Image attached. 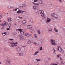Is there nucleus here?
<instances>
[{"label":"nucleus","mask_w":65,"mask_h":65,"mask_svg":"<svg viewBox=\"0 0 65 65\" xmlns=\"http://www.w3.org/2000/svg\"><path fill=\"white\" fill-rule=\"evenodd\" d=\"M10 46L11 47H15L16 46H17V42H10Z\"/></svg>","instance_id":"nucleus-1"},{"label":"nucleus","mask_w":65,"mask_h":65,"mask_svg":"<svg viewBox=\"0 0 65 65\" xmlns=\"http://www.w3.org/2000/svg\"><path fill=\"white\" fill-rule=\"evenodd\" d=\"M8 22L6 21H4L0 25L2 27H5L8 25Z\"/></svg>","instance_id":"nucleus-2"},{"label":"nucleus","mask_w":65,"mask_h":65,"mask_svg":"<svg viewBox=\"0 0 65 65\" xmlns=\"http://www.w3.org/2000/svg\"><path fill=\"white\" fill-rule=\"evenodd\" d=\"M37 13L40 14L42 17H43L44 15V13L43 11L39 10L36 12Z\"/></svg>","instance_id":"nucleus-3"},{"label":"nucleus","mask_w":65,"mask_h":65,"mask_svg":"<svg viewBox=\"0 0 65 65\" xmlns=\"http://www.w3.org/2000/svg\"><path fill=\"white\" fill-rule=\"evenodd\" d=\"M50 42L52 45H57V43H56L55 40L54 39H50Z\"/></svg>","instance_id":"nucleus-4"},{"label":"nucleus","mask_w":65,"mask_h":65,"mask_svg":"<svg viewBox=\"0 0 65 65\" xmlns=\"http://www.w3.org/2000/svg\"><path fill=\"white\" fill-rule=\"evenodd\" d=\"M20 39L22 41H23L24 40V37L22 35H20L19 36Z\"/></svg>","instance_id":"nucleus-5"},{"label":"nucleus","mask_w":65,"mask_h":65,"mask_svg":"<svg viewBox=\"0 0 65 65\" xmlns=\"http://www.w3.org/2000/svg\"><path fill=\"white\" fill-rule=\"evenodd\" d=\"M34 41V40H30L28 41L27 43L28 44H31V43H33Z\"/></svg>","instance_id":"nucleus-6"},{"label":"nucleus","mask_w":65,"mask_h":65,"mask_svg":"<svg viewBox=\"0 0 65 65\" xmlns=\"http://www.w3.org/2000/svg\"><path fill=\"white\" fill-rule=\"evenodd\" d=\"M16 30L17 31H18V30H19V31H20L21 34H22L23 35L24 34V31L22 30L21 29H16Z\"/></svg>","instance_id":"nucleus-7"},{"label":"nucleus","mask_w":65,"mask_h":65,"mask_svg":"<svg viewBox=\"0 0 65 65\" xmlns=\"http://www.w3.org/2000/svg\"><path fill=\"white\" fill-rule=\"evenodd\" d=\"M51 21V19L50 18H47V20L46 21V22L47 23H49V22H50Z\"/></svg>","instance_id":"nucleus-8"},{"label":"nucleus","mask_w":65,"mask_h":65,"mask_svg":"<svg viewBox=\"0 0 65 65\" xmlns=\"http://www.w3.org/2000/svg\"><path fill=\"white\" fill-rule=\"evenodd\" d=\"M58 50L59 52H62V48L60 46H58Z\"/></svg>","instance_id":"nucleus-9"},{"label":"nucleus","mask_w":65,"mask_h":65,"mask_svg":"<svg viewBox=\"0 0 65 65\" xmlns=\"http://www.w3.org/2000/svg\"><path fill=\"white\" fill-rule=\"evenodd\" d=\"M23 12L22 10H19L17 11V13L19 14V13H23Z\"/></svg>","instance_id":"nucleus-10"},{"label":"nucleus","mask_w":65,"mask_h":65,"mask_svg":"<svg viewBox=\"0 0 65 65\" xmlns=\"http://www.w3.org/2000/svg\"><path fill=\"white\" fill-rule=\"evenodd\" d=\"M33 9L35 10H36L37 9V6L36 5H34L32 6Z\"/></svg>","instance_id":"nucleus-11"},{"label":"nucleus","mask_w":65,"mask_h":65,"mask_svg":"<svg viewBox=\"0 0 65 65\" xmlns=\"http://www.w3.org/2000/svg\"><path fill=\"white\" fill-rule=\"evenodd\" d=\"M25 36H27L28 37H30V35L29 33H25Z\"/></svg>","instance_id":"nucleus-12"},{"label":"nucleus","mask_w":65,"mask_h":65,"mask_svg":"<svg viewBox=\"0 0 65 65\" xmlns=\"http://www.w3.org/2000/svg\"><path fill=\"white\" fill-rule=\"evenodd\" d=\"M26 6V4H23L21 5L20 6V7H24Z\"/></svg>","instance_id":"nucleus-13"},{"label":"nucleus","mask_w":65,"mask_h":65,"mask_svg":"<svg viewBox=\"0 0 65 65\" xmlns=\"http://www.w3.org/2000/svg\"><path fill=\"white\" fill-rule=\"evenodd\" d=\"M27 27L28 29H32V27H33V26L32 25H29Z\"/></svg>","instance_id":"nucleus-14"},{"label":"nucleus","mask_w":65,"mask_h":65,"mask_svg":"<svg viewBox=\"0 0 65 65\" xmlns=\"http://www.w3.org/2000/svg\"><path fill=\"white\" fill-rule=\"evenodd\" d=\"M12 19L10 18H8V20L9 22H11L12 21V20H11Z\"/></svg>","instance_id":"nucleus-15"},{"label":"nucleus","mask_w":65,"mask_h":65,"mask_svg":"<svg viewBox=\"0 0 65 65\" xmlns=\"http://www.w3.org/2000/svg\"><path fill=\"white\" fill-rule=\"evenodd\" d=\"M54 31L55 32H58V30L56 29V28L54 27Z\"/></svg>","instance_id":"nucleus-16"},{"label":"nucleus","mask_w":65,"mask_h":65,"mask_svg":"<svg viewBox=\"0 0 65 65\" xmlns=\"http://www.w3.org/2000/svg\"><path fill=\"white\" fill-rule=\"evenodd\" d=\"M55 18H56L57 19H59V15L57 14H56Z\"/></svg>","instance_id":"nucleus-17"},{"label":"nucleus","mask_w":65,"mask_h":65,"mask_svg":"<svg viewBox=\"0 0 65 65\" xmlns=\"http://www.w3.org/2000/svg\"><path fill=\"white\" fill-rule=\"evenodd\" d=\"M38 53H39V52L37 51L36 52H35V54H34V56H36L37 55V54Z\"/></svg>","instance_id":"nucleus-18"},{"label":"nucleus","mask_w":65,"mask_h":65,"mask_svg":"<svg viewBox=\"0 0 65 65\" xmlns=\"http://www.w3.org/2000/svg\"><path fill=\"white\" fill-rule=\"evenodd\" d=\"M26 22V20L25 19H24L23 20V23L24 24H25Z\"/></svg>","instance_id":"nucleus-19"},{"label":"nucleus","mask_w":65,"mask_h":65,"mask_svg":"<svg viewBox=\"0 0 65 65\" xmlns=\"http://www.w3.org/2000/svg\"><path fill=\"white\" fill-rule=\"evenodd\" d=\"M17 51H18V52H19L20 51H21V49L19 47H18L17 48Z\"/></svg>","instance_id":"nucleus-20"},{"label":"nucleus","mask_w":65,"mask_h":65,"mask_svg":"<svg viewBox=\"0 0 65 65\" xmlns=\"http://www.w3.org/2000/svg\"><path fill=\"white\" fill-rule=\"evenodd\" d=\"M18 55L19 56H23V55H24V53H18Z\"/></svg>","instance_id":"nucleus-21"},{"label":"nucleus","mask_w":65,"mask_h":65,"mask_svg":"<svg viewBox=\"0 0 65 65\" xmlns=\"http://www.w3.org/2000/svg\"><path fill=\"white\" fill-rule=\"evenodd\" d=\"M52 30H53V29L51 28H50L49 29V30H48V32H49V33H51V32H52Z\"/></svg>","instance_id":"nucleus-22"},{"label":"nucleus","mask_w":65,"mask_h":65,"mask_svg":"<svg viewBox=\"0 0 65 65\" xmlns=\"http://www.w3.org/2000/svg\"><path fill=\"white\" fill-rule=\"evenodd\" d=\"M32 3L33 4H34V5H39V3H36L34 2H32Z\"/></svg>","instance_id":"nucleus-23"},{"label":"nucleus","mask_w":65,"mask_h":65,"mask_svg":"<svg viewBox=\"0 0 65 65\" xmlns=\"http://www.w3.org/2000/svg\"><path fill=\"white\" fill-rule=\"evenodd\" d=\"M51 15L52 16H53V17H54V18L55 17V16L56 15V14L55 13H53L51 14Z\"/></svg>","instance_id":"nucleus-24"},{"label":"nucleus","mask_w":65,"mask_h":65,"mask_svg":"<svg viewBox=\"0 0 65 65\" xmlns=\"http://www.w3.org/2000/svg\"><path fill=\"white\" fill-rule=\"evenodd\" d=\"M36 61H37L38 62V61H41V59H37L36 60Z\"/></svg>","instance_id":"nucleus-25"},{"label":"nucleus","mask_w":65,"mask_h":65,"mask_svg":"<svg viewBox=\"0 0 65 65\" xmlns=\"http://www.w3.org/2000/svg\"><path fill=\"white\" fill-rule=\"evenodd\" d=\"M6 33L5 32H4V33H2V35H4V36H5V35H4V34H5V35H6Z\"/></svg>","instance_id":"nucleus-26"},{"label":"nucleus","mask_w":65,"mask_h":65,"mask_svg":"<svg viewBox=\"0 0 65 65\" xmlns=\"http://www.w3.org/2000/svg\"><path fill=\"white\" fill-rule=\"evenodd\" d=\"M53 50L54 51L53 52V54H56V52H56V50L54 48H53Z\"/></svg>","instance_id":"nucleus-27"},{"label":"nucleus","mask_w":65,"mask_h":65,"mask_svg":"<svg viewBox=\"0 0 65 65\" xmlns=\"http://www.w3.org/2000/svg\"><path fill=\"white\" fill-rule=\"evenodd\" d=\"M34 36L35 38H37V36L36 34H35L34 35Z\"/></svg>","instance_id":"nucleus-28"},{"label":"nucleus","mask_w":65,"mask_h":65,"mask_svg":"<svg viewBox=\"0 0 65 65\" xmlns=\"http://www.w3.org/2000/svg\"><path fill=\"white\" fill-rule=\"evenodd\" d=\"M30 23H33L34 22V21L32 20H30Z\"/></svg>","instance_id":"nucleus-29"},{"label":"nucleus","mask_w":65,"mask_h":65,"mask_svg":"<svg viewBox=\"0 0 65 65\" xmlns=\"http://www.w3.org/2000/svg\"><path fill=\"white\" fill-rule=\"evenodd\" d=\"M38 34H40V33H41V32H40V30H39L38 31Z\"/></svg>","instance_id":"nucleus-30"},{"label":"nucleus","mask_w":65,"mask_h":65,"mask_svg":"<svg viewBox=\"0 0 65 65\" xmlns=\"http://www.w3.org/2000/svg\"><path fill=\"white\" fill-rule=\"evenodd\" d=\"M15 35V34H14V33H13L12 36L13 37H14Z\"/></svg>","instance_id":"nucleus-31"},{"label":"nucleus","mask_w":65,"mask_h":65,"mask_svg":"<svg viewBox=\"0 0 65 65\" xmlns=\"http://www.w3.org/2000/svg\"><path fill=\"white\" fill-rule=\"evenodd\" d=\"M23 17H21L19 16L18 17V18H19V19H23Z\"/></svg>","instance_id":"nucleus-32"},{"label":"nucleus","mask_w":65,"mask_h":65,"mask_svg":"<svg viewBox=\"0 0 65 65\" xmlns=\"http://www.w3.org/2000/svg\"><path fill=\"white\" fill-rule=\"evenodd\" d=\"M34 2H37V1H38V0H34Z\"/></svg>","instance_id":"nucleus-33"},{"label":"nucleus","mask_w":65,"mask_h":65,"mask_svg":"<svg viewBox=\"0 0 65 65\" xmlns=\"http://www.w3.org/2000/svg\"><path fill=\"white\" fill-rule=\"evenodd\" d=\"M59 58H60V61H62V58L61 57H59Z\"/></svg>","instance_id":"nucleus-34"},{"label":"nucleus","mask_w":65,"mask_h":65,"mask_svg":"<svg viewBox=\"0 0 65 65\" xmlns=\"http://www.w3.org/2000/svg\"><path fill=\"white\" fill-rule=\"evenodd\" d=\"M43 48L42 47H41L40 48V50H39V51H40V50H42Z\"/></svg>","instance_id":"nucleus-35"},{"label":"nucleus","mask_w":65,"mask_h":65,"mask_svg":"<svg viewBox=\"0 0 65 65\" xmlns=\"http://www.w3.org/2000/svg\"><path fill=\"white\" fill-rule=\"evenodd\" d=\"M34 44H35V45H36V44H37V43L36 42H34Z\"/></svg>","instance_id":"nucleus-36"},{"label":"nucleus","mask_w":65,"mask_h":65,"mask_svg":"<svg viewBox=\"0 0 65 65\" xmlns=\"http://www.w3.org/2000/svg\"><path fill=\"white\" fill-rule=\"evenodd\" d=\"M9 40H11V41H12V40H13L14 39H10Z\"/></svg>","instance_id":"nucleus-37"},{"label":"nucleus","mask_w":65,"mask_h":65,"mask_svg":"<svg viewBox=\"0 0 65 65\" xmlns=\"http://www.w3.org/2000/svg\"><path fill=\"white\" fill-rule=\"evenodd\" d=\"M9 27H11V24H9Z\"/></svg>","instance_id":"nucleus-38"},{"label":"nucleus","mask_w":65,"mask_h":65,"mask_svg":"<svg viewBox=\"0 0 65 65\" xmlns=\"http://www.w3.org/2000/svg\"><path fill=\"white\" fill-rule=\"evenodd\" d=\"M57 58H59V55H57Z\"/></svg>","instance_id":"nucleus-39"},{"label":"nucleus","mask_w":65,"mask_h":65,"mask_svg":"<svg viewBox=\"0 0 65 65\" xmlns=\"http://www.w3.org/2000/svg\"><path fill=\"white\" fill-rule=\"evenodd\" d=\"M59 1L61 3L62 2V1L61 0H59Z\"/></svg>","instance_id":"nucleus-40"},{"label":"nucleus","mask_w":65,"mask_h":65,"mask_svg":"<svg viewBox=\"0 0 65 65\" xmlns=\"http://www.w3.org/2000/svg\"><path fill=\"white\" fill-rule=\"evenodd\" d=\"M48 59L49 60H51V59L50 58H48Z\"/></svg>","instance_id":"nucleus-41"},{"label":"nucleus","mask_w":65,"mask_h":65,"mask_svg":"<svg viewBox=\"0 0 65 65\" xmlns=\"http://www.w3.org/2000/svg\"><path fill=\"white\" fill-rule=\"evenodd\" d=\"M10 28L9 27V28H7V30H10Z\"/></svg>","instance_id":"nucleus-42"},{"label":"nucleus","mask_w":65,"mask_h":65,"mask_svg":"<svg viewBox=\"0 0 65 65\" xmlns=\"http://www.w3.org/2000/svg\"><path fill=\"white\" fill-rule=\"evenodd\" d=\"M41 0H38V1H39V2H41Z\"/></svg>","instance_id":"nucleus-43"},{"label":"nucleus","mask_w":65,"mask_h":65,"mask_svg":"<svg viewBox=\"0 0 65 65\" xmlns=\"http://www.w3.org/2000/svg\"><path fill=\"white\" fill-rule=\"evenodd\" d=\"M61 63L62 64H63V61H61Z\"/></svg>","instance_id":"nucleus-44"},{"label":"nucleus","mask_w":65,"mask_h":65,"mask_svg":"<svg viewBox=\"0 0 65 65\" xmlns=\"http://www.w3.org/2000/svg\"><path fill=\"white\" fill-rule=\"evenodd\" d=\"M17 9H18V8L16 9H15V11H17Z\"/></svg>","instance_id":"nucleus-45"},{"label":"nucleus","mask_w":65,"mask_h":65,"mask_svg":"<svg viewBox=\"0 0 65 65\" xmlns=\"http://www.w3.org/2000/svg\"><path fill=\"white\" fill-rule=\"evenodd\" d=\"M1 17H2L1 15H0V19H1Z\"/></svg>","instance_id":"nucleus-46"},{"label":"nucleus","mask_w":65,"mask_h":65,"mask_svg":"<svg viewBox=\"0 0 65 65\" xmlns=\"http://www.w3.org/2000/svg\"><path fill=\"white\" fill-rule=\"evenodd\" d=\"M26 11H23V13H24V12H26Z\"/></svg>","instance_id":"nucleus-47"},{"label":"nucleus","mask_w":65,"mask_h":65,"mask_svg":"<svg viewBox=\"0 0 65 65\" xmlns=\"http://www.w3.org/2000/svg\"><path fill=\"white\" fill-rule=\"evenodd\" d=\"M30 32H31V33H33V32L32 31H30Z\"/></svg>","instance_id":"nucleus-48"},{"label":"nucleus","mask_w":65,"mask_h":65,"mask_svg":"<svg viewBox=\"0 0 65 65\" xmlns=\"http://www.w3.org/2000/svg\"><path fill=\"white\" fill-rule=\"evenodd\" d=\"M36 64H37V65H38L39 64H38V63H37Z\"/></svg>","instance_id":"nucleus-49"},{"label":"nucleus","mask_w":65,"mask_h":65,"mask_svg":"<svg viewBox=\"0 0 65 65\" xmlns=\"http://www.w3.org/2000/svg\"><path fill=\"white\" fill-rule=\"evenodd\" d=\"M32 31H35V30L34 29L32 30Z\"/></svg>","instance_id":"nucleus-50"},{"label":"nucleus","mask_w":65,"mask_h":65,"mask_svg":"<svg viewBox=\"0 0 65 65\" xmlns=\"http://www.w3.org/2000/svg\"><path fill=\"white\" fill-rule=\"evenodd\" d=\"M30 36H32V34H30Z\"/></svg>","instance_id":"nucleus-51"},{"label":"nucleus","mask_w":65,"mask_h":65,"mask_svg":"<svg viewBox=\"0 0 65 65\" xmlns=\"http://www.w3.org/2000/svg\"><path fill=\"white\" fill-rule=\"evenodd\" d=\"M11 11H10H10H9V12H11Z\"/></svg>","instance_id":"nucleus-52"},{"label":"nucleus","mask_w":65,"mask_h":65,"mask_svg":"<svg viewBox=\"0 0 65 65\" xmlns=\"http://www.w3.org/2000/svg\"><path fill=\"white\" fill-rule=\"evenodd\" d=\"M58 55H59V56H61V54H59Z\"/></svg>","instance_id":"nucleus-53"},{"label":"nucleus","mask_w":65,"mask_h":65,"mask_svg":"<svg viewBox=\"0 0 65 65\" xmlns=\"http://www.w3.org/2000/svg\"><path fill=\"white\" fill-rule=\"evenodd\" d=\"M28 65H31V64H28Z\"/></svg>","instance_id":"nucleus-54"},{"label":"nucleus","mask_w":65,"mask_h":65,"mask_svg":"<svg viewBox=\"0 0 65 65\" xmlns=\"http://www.w3.org/2000/svg\"><path fill=\"white\" fill-rule=\"evenodd\" d=\"M2 21L1 20H0V22H2Z\"/></svg>","instance_id":"nucleus-55"},{"label":"nucleus","mask_w":65,"mask_h":65,"mask_svg":"<svg viewBox=\"0 0 65 65\" xmlns=\"http://www.w3.org/2000/svg\"><path fill=\"white\" fill-rule=\"evenodd\" d=\"M1 64V62H0V65Z\"/></svg>","instance_id":"nucleus-56"},{"label":"nucleus","mask_w":65,"mask_h":65,"mask_svg":"<svg viewBox=\"0 0 65 65\" xmlns=\"http://www.w3.org/2000/svg\"><path fill=\"white\" fill-rule=\"evenodd\" d=\"M13 11H15V10L14 9H13Z\"/></svg>","instance_id":"nucleus-57"},{"label":"nucleus","mask_w":65,"mask_h":65,"mask_svg":"<svg viewBox=\"0 0 65 65\" xmlns=\"http://www.w3.org/2000/svg\"><path fill=\"white\" fill-rule=\"evenodd\" d=\"M62 53H64V51H62Z\"/></svg>","instance_id":"nucleus-58"},{"label":"nucleus","mask_w":65,"mask_h":65,"mask_svg":"<svg viewBox=\"0 0 65 65\" xmlns=\"http://www.w3.org/2000/svg\"><path fill=\"white\" fill-rule=\"evenodd\" d=\"M51 5H52V4H51Z\"/></svg>","instance_id":"nucleus-59"},{"label":"nucleus","mask_w":65,"mask_h":65,"mask_svg":"<svg viewBox=\"0 0 65 65\" xmlns=\"http://www.w3.org/2000/svg\"><path fill=\"white\" fill-rule=\"evenodd\" d=\"M63 1H65V0H63Z\"/></svg>","instance_id":"nucleus-60"},{"label":"nucleus","mask_w":65,"mask_h":65,"mask_svg":"<svg viewBox=\"0 0 65 65\" xmlns=\"http://www.w3.org/2000/svg\"><path fill=\"white\" fill-rule=\"evenodd\" d=\"M20 22V21H19V22Z\"/></svg>","instance_id":"nucleus-61"},{"label":"nucleus","mask_w":65,"mask_h":65,"mask_svg":"<svg viewBox=\"0 0 65 65\" xmlns=\"http://www.w3.org/2000/svg\"><path fill=\"white\" fill-rule=\"evenodd\" d=\"M7 14H8V13H7Z\"/></svg>","instance_id":"nucleus-62"},{"label":"nucleus","mask_w":65,"mask_h":65,"mask_svg":"<svg viewBox=\"0 0 65 65\" xmlns=\"http://www.w3.org/2000/svg\"><path fill=\"white\" fill-rule=\"evenodd\" d=\"M57 0L58 1V0Z\"/></svg>","instance_id":"nucleus-63"}]
</instances>
